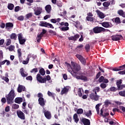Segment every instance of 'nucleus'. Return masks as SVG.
<instances>
[{"label": "nucleus", "mask_w": 125, "mask_h": 125, "mask_svg": "<svg viewBox=\"0 0 125 125\" xmlns=\"http://www.w3.org/2000/svg\"><path fill=\"white\" fill-rule=\"evenodd\" d=\"M100 91V87L99 86H96L94 89H92V91L90 92L89 95V98L91 100H94V101H98L99 98H100V96L97 94V92Z\"/></svg>", "instance_id": "1"}, {"label": "nucleus", "mask_w": 125, "mask_h": 125, "mask_svg": "<svg viewBox=\"0 0 125 125\" xmlns=\"http://www.w3.org/2000/svg\"><path fill=\"white\" fill-rule=\"evenodd\" d=\"M7 104H12L14 103V98H15V92L14 89H11L8 94L5 96Z\"/></svg>", "instance_id": "2"}, {"label": "nucleus", "mask_w": 125, "mask_h": 125, "mask_svg": "<svg viewBox=\"0 0 125 125\" xmlns=\"http://www.w3.org/2000/svg\"><path fill=\"white\" fill-rule=\"evenodd\" d=\"M37 81L40 83H46V81H50L51 78L50 76L47 75L46 78H42V77L40 74H38L36 76Z\"/></svg>", "instance_id": "3"}, {"label": "nucleus", "mask_w": 125, "mask_h": 125, "mask_svg": "<svg viewBox=\"0 0 125 125\" xmlns=\"http://www.w3.org/2000/svg\"><path fill=\"white\" fill-rule=\"evenodd\" d=\"M71 66L73 67L72 71L74 74H77L79 71L81 70V65L74 62H71Z\"/></svg>", "instance_id": "4"}, {"label": "nucleus", "mask_w": 125, "mask_h": 125, "mask_svg": "<svg viewBox=\"0 0 125 125\" xmlns=\"http://www.w3.org/2000/svg\"><path fill=\"white\" fill-rule=\"evenodd\" d=\"M93 31L95 34H100V33H102V32H108L109 30L106 29L102 27L96 26L93 28Z\"/></svg>", "instance_id": "5"}, {"label": "nucleus", "mask_w": 125, "mask_h": 125, "mask_svg": "<svg viewBox=\"0 0 125 125\" xmlns=\"http://www.w3.org/2000/svg\"><path fill=\"white\" fill-rule=\"evenodd\" d=\"M76 57H77L78 59L80 60V62H81L82 64L83 65H85V64H86V60L85 59H84V58H83V56L80 54H77L76 55Z\"/></svg>", "instance_id": "6"}, {"label": "nucleus", "mask_w": 125, "mask_h": 125, "mask_svg": "<svg viewBox=\"0 0 125 125\" xmlns=\"http://www.w3.org/2000/svg\"><path fill=\"white\" fill-rule=\"evenodd\" d=\"M100 112L101 116H102V117H104V118H106V117H108V116L110 115L108 109L105 110V111H104L103 108H102Z\"/></svg>", "instance_id": "7"}, {"label": "nucleus", "mask_w": 125, "mask_h": 125, "mask_svg": "<svg viewBox=\"0 0 125 125\" xmlns=\"http://www.w3.org/2000/svg\"><path fill=\"white\" fill-rule=\"evenodd\" d=\"M17 115L19 118V119H21V120H25V114H24V112H22L21 110H19L17 111Z\"/></svg>", "instance_id": "8"}, {"label": "nucleus", "mask_w": 125, "mask_h": 125, "mask_svg": "<svg viewBox=\"0 0 125 125\" xmlns=\"http://www.w3.org/2000/svg\"><path fill=\"white\" fill-rule=\"evenodd\" d=\"M13 23L12 22H7L5 23V29L7 30V31H9L11 30V29H13Z\"/></svg>", "instance_id": "9"}, {"label": "nucleus", "mask_w": 125, "mask_h": 125, "mask_svg": "<svg viewBox=\"0 0 125 125\" xmlns=\"http://www.w3.org/2000/svg\"><path fill=\"white\" fill-rule=\"evenodd\" d=\"M123 39L122 35H116L112 36V41H120Z\"/></svg>", "instance_id": "10"}, {"label": "nucleus", "mask_w": 125, "mask_h": 125, "mask_svg": "<svg viewBox=\"0 0 125 125\" xmlns=\"http://www.w3.org/2000/svg\"><path fill=\"white\" fill-rule=\"evenodd\" d=\"M44 115L47 120H50L51 119V113H50V111L45 110L44 111Z\"/></svg>", "instance_id": "11"}, {"label": "nucleus", "mask_w": 125, "mask_h": 125, "mask_svg": "<svg viewBox=\"0 0 125 125\" xmlns=\"http://www.w3.org/2000/svg\"><path fill=\"white\" fill-rule=\"evenodd\" d=\"M38 102L40 105H41L42 107H44V105H45V101L43 98H39Z\"/></svg>", "instance_id": "12"}, {"label": "nucleus", "mask_w": 125, "mask_h": 125, "mask_svg": "<svg viewBox=\"0 0 125 125\" xmlns=\"http://www.w3.org/2000/svg\"><path fill=\"white\" fill-rule=\"evenodd\" d=\"M81 122L84 125H90V120L86 118H82Z\"/></svg>", "instance_id": "13"}, {"label": "nucleus", "mask_w": 125, "mask_h": 125, "mask_svg": "<svg viewBox=\"0 0 125 125\" xmlns=\"http://www.w3.org/2000/svg\"><path fill=\"white\" fill-rule=\"evenodd\" d=\"M80 38V35L78 34H76L74 36H71L70 37H68V40L69 41H76L78 39Z\"/></svg>", "instance_id": "14"}, {"label": "nucleus", "mask_w": 125, "mask_h": 125, "mask_svg": "<svg viewBox=\"0 0 125 125\" xmlns=\"http://www.w3.org/2000/svg\"><path fill=\"white\" fill-rule=\"evenodd\" d=\"M76 79L77 80H81V81H83L84 82H87V77L83 75L77 76Z\"/></svg>", "instance_id": "15"}, {"label": "nucleus", "mask_w": 125, "mask_h": 125, "mask_svg": "<svg viewBox=\"0 0 125 125\" xmlns=\"http://www.w3.org/2000/svg\"><path fill=\"white\" fill-rule=\"evenodd\" d=\"M17 91L19 92V93H21L22 91H25V86L21 84H19Z\"/></svg>", "instance_id": "16"}, {"label": "nucleus", "mask_w": 125, "mask_h": 125, "mask_svg": "<svg viewBox=\"0 0 125 125\" xmlns=\"http://www.w3.org/2000/svg\"><path fill=\"white\" fill-rule=\"evenodd\" d=\"M102 25L104 28H111L112 26L111 25V22H104L102 23Z\"/></svg>", "instance_id": "17"}, {"label": "nucleus", "mask_w": 125, "mask_h": 125, "mask_svg": "<svg viewBox=\"0 0 125 125\" xmlns=\"http://www.w3.org/2000/svg\"><path fill=\"white\" fill-rule=\"evenodd\" d=\"M96 12L101 19H104V18H105V15H104V14L101 12L100 11L98 10L96 11Z\"/></svg>", "instance_id": "18"}, {"label": "nucleus", "mask_w": 125, "mask_h": 125, "mask_svg": "<svg viewBox=\"0 0 125 125\" xmlns=\"http://www.w3.org/2000/svg\"><path fill=\"white\" fill-rule=\"evenodd\" d=\"M20 73L21 76L23 77V78H26V77H28V73H27V72H24L23 68H21L20 70Z\"/></svg>", "instance_id": "19"}, {"label": "nucleus", "mask_w": 125, "mask_h": 125, "mask_svg": "<svg viewBox=\"0 0 125 125\" xmlns=\"http://www.w3.org/2000/svg\"><path fill=\"white\" fill-rule=\"evenodd\" d=\"M125 68V64L119 66L118 67L114 68L112 69V71L115 72H118L119 71H122V70H124L123 68Z\"/></svg>", "instance_id": "20"}, {"label": "nucleus", "mask_w": 125, "mask_h": 125, "mask_svg": "<svg viewBox=\"0 0 125 125\" xmlns=\"http://www.w3.org/2000/svg\"><path fill=\"white\" fill-rule=\"evenodd\" d=\"M42 8L41 7H37V9L36 10H35L34 14L35 15H40L42 13Z\"/></svg>", "instance_id": "21"}, {"label": "nucleus", "mask_w": 125, "mask_h": 125, "mask_svg": "<svg viewBox=\"0 0 125 125\" xmlns=\"http://www.w3.org/2000/svg\"><path fill=\"white\" fill-rule=\"evenodd\" d=\"M31 54L27 55V56L26 57V61H23L22 64H23L24 65H27V64L29 63V61H30V58H31Z\"/></svg>", "instance_id": "22"}, {"label": "nucleus", "mask_w": 125, "mask_h": 125, "mask_svg": "<svg viewBox=\"0 0 125 125\" xmlns=\"http://www.w3.org/2000/svg\"><path fill=\"white\" fill-rule=\"evenodd\" d=\"M21 102H23V99L21 97H17L15 99V103L17 104H21Z\"/></svg>", "instance_id": "23"}, {"label": "nucleus", "mask_w": 125, "mask_h": 125, "mask_svg": "<svg viewBox=\"0 0 125 125\" xmlns=\"http://www.w3.org/2000/svg\"><path fill=\"white\" fill-rule=\"evenodd\" d=\"M117 13L120 16H122L123 18H125V12H124L123 10H119Z\"/></svg>", "instance_id": "24"}, {"label": "nucleus", "mask_w": 125, "mask_h": 125, "mask_svg": "<svg viewBox=\"0 0 125 125\" xmlns=\"http://www.w3.org/2000/svg\"><path fill=\"white\" fill-rule=\"evenodd\" d=\"M45 10L47 13H49L51 11V5L48 4L45 6Z\"/></svg>", "instance_id": "25"}, {"label": "nucleus", "mask_w": 125, "mask_h": 125, "mask_svg": "<svg viewBox=\"0 0 125 125\" xmlns=\"http://www.w3.org/2000/svg\"><path fill=\"white\" fill-rule=\"evenodd\" d=\"M123 83V80L122 79L117 80L116 82V85L117 86L118 89L120 88L121 85Z\"/></svg>", "instance_id": "26"}, {"label": "nucleus", "mask_w": 125, "mask_h": 125, "mask_svg": "<svg viewBox=\"0 0 125 125\" xmlns=\"http://www.w3.org/2000/svg\"><path fill=\"white\" fill-rule=\"evenodd\" d=\"M69 91V89H67L66 87H64L61 91V95H63V94H65V93H67Z\"/></svg>", "instance_id": "27"}, {"label": "nucleus", "mask_w": 125, "mask_h": 125, "mask_svg": "<svg viewBox=\"0 0 125 125\" xmlns=\"http://www.w3.org/2000/svg\"><path fill=\"white\" fill-rule=\"evenodd\" d=\"M73 120H74V122L75 123H76V124H78L79 122V118H78V114H77V113L74 114Z\"/></svg>", "instance_id": "28"}, {"label": "nucleus", "mask_w": 125, "mask_h": 125, "mask_svg": "<svg viewBox=\"0 0 125 125\" xmlns=\"http://www.w3.org/2000/svg\"><path fill=\"white\" fill-rule=\"evenodd\" d=\"M47 94L48 96H51L53 98V99H55V96H56V95L54 93H51L50 91H48Z\"/></svg>", "instance_id": "29"}, {"label": "nucleus", "mask_w": 125, "mask_h": 125, "mask_svg": "<svg viewBox=\"0 0 125 125\" xmlns=\"http://www.w3.org/2000/svg\"><path fill=\"white\" fill-rule=\"evenodd\" d=\"M101 105H102L101 104H98L95 106V108H96V110L98 115H99V113H100V110L99 107H100V106H101Z\"/></svg>", "instance_id": "30"}, {"label": "nucleus", "mask_w": 125, "mask_h": 125, "mask_svg": "<svg viewBox=\"0 0 125 125\" xmlns=\"http://www.w3.org/2000/svg\"><path fill=\"white\" fill-rule=\"evenodd\" d=\"M39 73L40 75H41L42 76H44L45 75V70H44L43 68H42L40 69Z\"/></svg>", "instance_id": "31"}, {"label": "nucleus", "mask_w": 125, "mask_h": 125, "mask_svg": "<svg viewBox=\"0 0 125 125\" xmlns=\"http://www.w3.org/2000/svg\"><path fill=\"white\" fill-rule=\"evenodd\" d=\"M47 24V22L46 21H40V23L39 24V26L41 27H46Z\"/></svg>", "instance_id": "32"}, {"label": "nucleus", "mask_w": 125, "mask_h": 125, "mask_svg": "<svg viewBox=\"0 0 125 125\" xmlns=\"http://www.w3.org/2000/svg\"><path fill=\"white\" fill-rule=\"evenodd\" d=\"M10 38L11 40H14L15 41H16V39H17V36H16V34L12 33L10 35Z\"/></svg>", "instance_id": "33"}, {"label": "nucleus", "mask_w": 125, "mask_h": 125, "mask_svg": "<svg viewBox=\"0 0 125 125\" xmlns=\"http://www.w3.org/2000/svg\"><path fill=\"white\" fill-rule=\"evenodd\" d=\"M114 21L116 24H121L122 22H121V19L119 17H116L115 19H114Z\"/></svg>", "instance_id": "34"}, {"label": "nucleus", "mask_w": 125, "mask_h": 125, "mask_svg": "<svg viewBox=\"0 0 125 125\" xmlns=\"http://www.w3.org/2000/svg\"><path fill=\"white\" fill-rule=\"evenodd\" d=\"M103 5L104 7H109V6L110 5V1L104 2L103 3Z\"/></svg>", "instance_id": "35"}, {"label": "nucleus", "mask_w": 125, "mask_h": 125, "mask_svg": "<svg viewBox=\"0 0 125 125\" xmlns=\"http://www.w3.org/2000/svg\"><path fill=\"white\" fill-rule=\"evenodd\" d=\"M7 7L9 9V10H13V9H14V4L12 3H10L8 4Z\"/></svg>", "instance_id": "36"}, {"label": "nucleus", "mask_w": 125, "mask_h": 125, "mask_svg": "<svg viewBox=\"0 0 125 125\" xmlns=\"http://www.w3.org/2000/svg\"><path fill=\"white\" fill-rule=\"evenodd\" d=\"M85 115L88 118L89 117H91L92 116V112L91 110H88V112H85Z\"/></svg>", "instance_id": "37"}, {"label": "nucleus", "mask_w": 125, "mask_h": 125, "mask_svg": "<svg viewBox=\"0 0 125 125\" xmlns=\"http://www.w3.org/2000/svg\"><path fill=\"white\" fill-rule=\"evenodd\" d=\"M61 31H62V32H65V31H68V30H69V27L66 26V27H59Z\"/></svg>", "instance_id": "38"}, {"label": "nucleus", "mask_w": 125, "mask_h": 125, "mask_svg": "<svg viewBox=\"0 0 125 125\" xmlns=\"http://www.w3.org/2000/svg\"><path fill=\"white\" fill-rule=\"evenodd\" d=\"M21 48L18 49L17 50L18 57L19 59H20V58H21V56H22V53L21 52Z\"/></svg>", "instance_id": "39"}, {"label": "nucleus", "mask_w": 125, "mask_h": 125, "mask_svg": "<svg viewBox=\"0 0 125 125\" xmlns=\"http://www.w3.org/2000/svg\"><path fill=\"white\" fill-rule=\"evenodd\" d=\"M85 49L86 50V52H88L89 50H90V45L87 44L85 46Z\"/></svg>", "instance_id": "40"}, {"label": "nucleus", "mask_w": 125, "mask_h": 125, "mask_svg": "<svg viewBox=\"0 0 125 125\" xmlns=\"http://www.w3.org/2000/svg\"><path fill=\"white\" fill-rule=\"evenodd\" d=\"M20 44H24V43H25V42H26V39H20V40H19Z\"/></svg>", "instance_id": "41"}, {"label": "nucleus", "mask_w": 125, "mask_h": 125, "mask_svg": "<svg viewBox=\"0 0 125 125\" xmlns=\"http://www.w3.org/2000/svg\"><path fill=\"white\" fill-rule=\"evenodd\" d=\"M86 19L87 21H90V22H92V21H94V18L93 17H86Z\"/></svg>", "instance_id": "42"}, {"label": "nucleus", "mask_w": 125, "mask_h": 125, "mask_svg": "<svg viewBox=\"0 0 125 125\" xmlns=\"http://www.w3.org/2000/svg\"><path fill=\"white\" fill-rule=\"evenodd\" d=\"M83 44H81L76 47V49H79V50H83Z\"/></svg>", "instance_id": "43"}, {"label": "nucleus", "mask_w": 125, "mask_h": 125, "mask_svg": "<svg viewBox=\"0 0 125 125\" xmlns=\"http://www.w3.org/2000/svg\"><path fill=\"white\" fill-rule=\"evenodd\" d=\"M78 94L79 97L83 96V93H82V89L81 88H78Z\"/></svg>", "instance_id": "44"}, {"label": "nucleus", "mask_w": 125, "mask_h": 125, "mask_svg": "<svg viewBox=\"0 0 125 125\" xmlns=\"http://www.w3.org/2000/svg\"><path fill=\"white\" fill-rule=\"evenodd\" d=\"M46 27L50 28L51 29H54V27L53 26V25L52 24L49 23L48 22H47V25Z\"/></svg>", "instance_id": "45"}, {"label": "nucleus", "mask_w": 125, "mask_h": 125, "mask_svg": "<svg viewBox=\"0 0 125 125\" xmlns=\"http://www.w3.org/2000/svg\"><path fill=\"white\" fill-rule=\"evenodd\" d=\"M119 95L120 96H123V97H125V90L121 91L119 92Z\"/></svg>", "instance_id": "46"}, {"label": "nucleus", "mask_w": 125, "mask_h": 125, "mask_svg": "<svg viewBox=\"0 0 125 125\" xmlns=\"http://www.w3.org/2000/svg\"><path fill=\"white\" fill-rule=\"evenodd\" d=\"M33 16V14L32 13H29L25 15V17L27 19L31 18Z\"/></svg>", "instance_id": "47"}, {"label": "nucleus", "mask_w": 125, "mask_h": 125, "mask_svg": "<svg viewBox=\"0 0 125 125\" xmlns=\"http://www.w3.org/2000/svg\"><path fill=\"white\" fill-rule=\"evenodd\" d=\"M77 113L78 115L80 114H83V108H79L77 110Z\"/></svg>", "instance_id": "48"}, {"label": "nucleus", "mask_w": 125, "mask_h": 125, "mask_svg": "<svg viewBox=\"0 0 125 125\" xmlns=\"http://www.w3.org/2000/svg\"><path fill=\"white\" fill-rule=\"evenodd\" d=\"M61 26H65V27H68L69 26V23L68 22H62L60 23Z\"/></svg>", "instance_id": "49"}, {"label": "nucleus", "mask_w": 125, "mask_h": 125, "mask_svg": "<svg viewBox=\"0 0 125 125\" xmlns=\"http://www.w3.org/2000/svg\"><path fill=\"white\" fill-rule=\"evenodd\" d=\"M18 40L23 39V34L22 33H19L18 34Z\"/></svg>", "instance_id": "50"}, {"label": "nucleus", "mask_w": 125, "mask_h": 125, "mask_svg": "<svg viewBox=\"0 0 125 125\" xmlns=\"http://www.w3.org/2000/svg\"><path fill=\"white\" fill-rule=\"evenodd\" d=\"M100 87L103 88V89H104V88H106V87H107V85H106V84L104 83H102L100 84Z\"/></svg>", "instance_id": "51"}, {"label": "nucleus", "mask_w": 125, "mask_h": 125, "mask_svg": "<svg viewBox=\"0 0 125 125\" xmlns=\"http://www.w3.org/2000/svg\"><path fill=\"white\" fill-rule=\"evenodd\" d=\"M38 68H33L30 71V73H38Z\"/></svg>", "instance_id": "52"}, {"label": "nucleus", "mask_w": 125, "mask_h": 125, "mask_svg": "<svg viewBox=\"0 0 125 125\" xmlns=\"http://www.w3.org/2000/svg\"><path fill=\"white\" fill-rule=\"evenodd\" d=\"M49 33L50 34H51V35H53V36H56V32H55L52 30H50L49 31Z\"/></svg>", "instance_id": "53"}, {"label": "nucleus", "mask_w": 125, "mask_h": 125, "mask_svg": "<svg viewBox=\"0 0 125 125\" xmlns=\"http://www.w3.org/2000/svg\"><path fill=\"white\" fill-rule=\"evenodd\" d=\"M13 109H18L19 108V105L14 104L12 105Z\"/></svg>", "instance_id": "54"}, {"label": "nucleus", "mask_w": 125, "mask_h": 125, "mask_svg": "<svg viewBox=\"0 0 125 125\" xmlns=\"http://www.w3.org/2000/svg\"><path fill=\"white\" fill-rule=\"evenodd\" d=\"M65 64L67 66L69 70H70V69H72V66H71V64L70 63H68V62H65Z\"/></svg>", "instance_id": "55"}, {"label": "nucleus", "mask_w": 125, "mask_h": 125, "mask_svg": "<svg viewBox=\"0 0 125 125\" xmlns=\"http://www.w3.org/2000/svg\"><path fill=\"white\" fill-rule=\"evenodd\" d=\"M10 44H11V40L10 39H8L7 41L6 42V45L7 46H8V45H10Z\"/></svg>", "instance_id": "56"}, {"label": "nucleus", "mask_w": 125, "mask_h": 125, "mask_svg": "<svg viewBox=\"0 0 125 125\" xmlns=\"http://www.w3.org/2000/svg\"><path fill=\"white\" fill-rule=\"evenodd\" d=\"M18 20L19 21H23L24 20V16H21L18 17Z\"/></svg>", "instance_id": "57"}, {"label": "nucleus", "mask_w": 125, "mask_h": 125, "mask_svg": "<svg viewBox=\"0 0 125 125\" xmlns=\"http://www.w3.org/2000/svg\"><path fill=\"white\" fill-rule=\"evenodd\" d=\"M8 49H9V51H13V50H14V46L10 45Z\"/></svg>", "instance_id": "58"}, {"label": "nucleus", "mask_w": 125, "mask_h": 125, "mask_svg": "<svg viewBox=\"0 0 125 125\" xmlns=\"http://www.w3.org/2000/svg\"><path fill=\"white\" fill-rule=\"evenodd\" d=\"M104 81V76H102L100 77L99 79V83H102Z\"/></svg>", "instance_id": "59"}, {"label": "nucleus", "mask_w": 125, "mask_h": 125, "mask_svg": "<svg viewBox=\"0 0 125 125\" xmlns=\"http://www.w3.org/2000/svg\"><path fill=\"white\" fill-rule=\"evenodd\" d=\"M33 104L32 103H30L29 104H28V107L30 109V110H32L33 109Z\"/></svg>", "instance_id": "60"}, {"label": "nucleus", "mask_w": 125, "mask_h": 125, "mask_svg": "<svg viewBox=\"0 0 125 125\" xmlns=\"http://www.w3.org/2000/svg\"><path fill=\"white\" fill-rule=\"evenodd\" d=\"M110 91H117V88H116L115 87L113 86L110 88Z\"/></svg>", "instance_id": "61"}, {"label": "nucleus", "mask_w": 125, "mask_h": 125, "mask_svg": "<svg viewBox=\"0 0 125 125\" xmlns=\"http://www.w3.org/2000/svg\"><path fill=\"white\" fill-rule=\"evenodd\" d=\"M50 22H51V23H54V24H55L57 22V21L56 19H52L50 20Z\"/></svg>", "instance_id": "62"}, {"label": "nucleus", "mask_w": 125, "mask_h": 125, "mask_svg": "<svg viewBox=\"0 0 125 125\" xmlns=\"http://www.w3.org/2000/svg\"><path fill=\"white\" fill-rule=\"evenodd\" d=\"M56 4L58 7H62V3L61 2L58 1Z\"/></svg>", "instance_id": "63"}, {"label": "nucleus", "mask_w": 125, "mask_h": 125, "mask_svg": "<svg viewBox=\"0 0 125 125\" xmlns=\"http://www.w3.org/2000/svg\"><path fill=\"white\" fill-rule=\"evenodd\" d=\"M125 84H122L120 85V88H119L118 89V90H122L123 88H125Z\"/></svg>", "instance_id": "64"}]
</instances>
